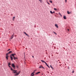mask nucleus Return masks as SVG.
I'll use <instances>...</instances> for the list:
<instances>
[{"mask_svg": "<svg viewBox=\"0 0 76 76\" xmlns=\"http://www.w3.org/2000/svg\"><path fill=\"white\" fill-rule=\"evenodd\" d=\"M16 55V54L15 53L14 54H12L11 55V56H10V58L11 59V60L12 61L13 60V57H12V56L13 57V58H14V59L15 60V56Z\"/></svg>", "mask_w": 76, "mask_h": 76, "instance_id": "nucleus-1", "label": "nucleus"}, {"mask_svg": "<svg viewBox=\"0 0 76 76\" xmlns=\"http://www.w3.org/2000/svg\"><path fill=\"white\" fill-rule=\"evenodd\" d=\"M12 67H13V69H15V64H12L11 65Z\"/></svg>", "mask_w": 76, "mask_h": 76, "instance_id": "nucleus-2", "label": "nucleus"}, {"mask_svg": "<svg viewBox=\"0 0 76 76\" xmlns=\"http://www.w3.org/2000/svg\"><path fill=\"white\" fill-rule=\"evenodd\" d=\"M20 72H21L20 71H19L18 73L15 74V75L16 76H18V75H19V74L20 73Z\"/></svg>", "mask_w": 76, "mask_h": 76, "instance_id": "nucleus-3", "label": "nucleus"}, {"mask_svg": "<svg viewBox=\"0 0 76 76\" xmlns=\"http://www.w3.org/2000/svg\"><path fill=\"white\" fill-rule=\"evenodd\" d=\"M17 70H13V72L15 74L16 73H18V71H17Z\"/></svg>", "mask_w": 76, "mask_h": 76, "instance_id": "nucleus-4", "label": "nucleus"}, {"mask_svg": "<svg viewBox=\"0 0 76 76\" xmlns=\"http://www.w3.org/2000/svg\"><path fill=\"white\" fill-rule=\"evenodd\" d=\"M41 68H43V69H45V68L42 67V66L41 65L40 66H39V68L41 69Z\"/></svg>", "mask_w": 76, "mask_h": 76, "instance_id": "nucleus-5", "label": "nucleus"}, {"mask_svg": "<svg viewBox=\"0 0 76 76\" xmlns=\"http://www.w3.org/2000/svg\"><path fill=\"white\" fill-rule=\"evenodd\" d=\"M55 26H56V27L57 28H58V25H57V24H55Z\"/></svg>", "mask_w": 76, "mask_h": 76, "instance_id": "nucleus-6", "label": "nucleus"}, {"mask_svg": "<svg viewBox=\"0 0 76 76\" xmlns=\"http://www.w3.org/2000/svg\"><path fill=\"white\" fill-rule=\"evenodd\" d=\"M41 73V72H38L36 73V75H38V74H39V73Z\"/></svg>", "mask_w": 76, "mask_h": 76, "instance_id": "nucleus-7", "label": "nucleus"}, {"mask_svg": "<svg viewBox=\"0 0 76 76\" xmlns=\"http://www.w3.org/2000/svg\"><path fill=\"white\" fill-rule=\"evenodd\" d=\"M64 19H66V16H64Z\"/></svg>", "mask_w": 76, "mask_h": 76, "instance_id": "nucleus-8", "label": "nucleus"}, {"mask_svg": "<svg viewBox=\"0 0 76 76\" xmlns=\"http://www.w3.org/2000/svg\"><path fill=\"white\" fill-rule=\"evenodd\" d=\"M15 17L14 16L13 17V18H12V20H15Z\"/></svg>", "mask_w": 76, "mask_h": 76, "instance_id": "nucleus-9", "label": "nucleus"}, {"mask_svg": "<svg viewBox=\"0 0 76 76\" xmlns=\"http://www.w3.org/2000/svg\"><path fill=\"white\" fill-rule=\"evenodd\" d=\"M8 57H9V56H6V58L7 59V60H8Z\"/></svg>", "mask_w": 76, "mask_h": 76, "instance_id": "nucleus-10", "label": "nucleus"}, {"mask_svg": "<svg viewBox=\"0 0 76 76\" xmlns=\"http://www.w3.org/2000/svg\"><path fill=\"white\" fill-rule=\"evenodd\" d=\"M14 37V35H12L11 37V39H12V38H13Z\"/></svg>", "mask_w": 76, "mask_h": 76, "instance_id": "nucleus-11", "label": "nucleus"}, {"mask_svg": "<svg viewBox=\"0 0 76 76\" xmlns=\"http://www.w3.org/2000/svg\"><path fill=\"white\" fill-rule=\"evenodd\" d=\"M41 61H42V62H43V63H45V61H44L43 60H41Z\"/></svg>", "mask_w": 76, "mask_h": 76, "instance_id": "nucleus-12", "label": "nucleus"}, {"mask_svg": "<svg viewBox=\"0 0 76 76\" xmlns=\"http://www.w3.org/2000/svg\"><path fill=\"white\" fill-rule=\"evenodd\" d=\"M11 65V64H10V63L9 62L8 64V66H10Z\"/></svg>", "mask_w": 76, "mask_h": 76, "instance_id": "nucleus-13", "label": "nucleus"}, {"mask_svg": "<svg viewBox=\"0 0 76 76\" xmlns=\"http://www.w3.org/2000/svg\"><path fill=\"white\" fill-rule=\"evenodd\" d=\"M24 33L26 34V35H27V36H28V34L26 33L25 32H24Z\"/></svg>", "mask_w": 76, "mask_h": 76, "instance_id": "nucleus-14", "label": "nucleus"}, {"mask_svg": "<svg viewBox=\"0 0 76 76\" xmlns=\"http://www.w3.org/2000/svg\"><path fill=\"white\" fill-rule=\"evenodd\" d=\"M11 53H12V51H10L8 53V54H10Z\"/></svg>", "mask_w": 76, "mask_h": 76, "instance_id": "nucleus-15", "label": "nucleus"}, {"mask_svg": "<svg viewBox=\"0 0 76 76\" xmlns=\"http://www.w3.org/2000/svg\"><path fill=\"white\" fill-rule=\"evenodd\" d=\"M39 1L41 3H42V0H40Z\"/></svg>", "mask_w": 76, "mask_h": 76, "instance_id": "nucleus-16", "label": "nucleus"}, {"mask_svg": "<svg viewBox=\"0 0 76 76\" xmlns=\"http://www.w3.org/2000/svg\"><path fill=\"white\" fill-rule=\"evenodd\" d=\"M50 13H51V14H53V12L51 11H50Z\"/></svg>", "mask_w": 76, "mask_h": 76, "instance_id": "nucleus-17", "label": "nucleus"}, {"mask_svg": "<svg viewBox=\"0 0 76 76\" xmlns=\"http://www.w3.org/2000/svg\"><path fill=\"white\" fill-rule=\"evenodd\" d=\"M11 70L12 71H13V68H11Z\"/></svg>", "mask_w": 76, "mask_h": 76, "instance_id": "nucleus-18", "label": "nucleus"}, {"mask_svg": "<svg viewBox=\"0 0 76 76\" xmlns=\"http://www.w3.org/2000/svg\"><path fill=\"white\" fill-rule=\"evenodd\" d=\"M67 13L68 14H70V12H69V11H68L67 12Z\"/></svg>", "mask_w": 76, "mask_h": 76, "instance_id": "nucleus-19", "label": "nucleus"}, {"mask_svg": "<svg viewBox=\"0 0 76 76\" xmlns=\"http://www.w3.org/2000/svg\"><path fill=\"white\" fill-rule=\"evenodd\" d=\"M45 63V64H46V66H48V64H47V63H46V62H44Z\"/></svg>", "mask_w": 76, "mask_h": 76, "instance_id": "nucleus-20", "label": "nucleus"}, {"mask_svg": "<svg viewBox=\"0 0 76 76\" xmlns=\"http://www.w3.org/2000/svg\"><path fill=\"white\" fill-rule=\"evenodd\" d=\"M45 63V64H46V66H48V64H47V63H46V62H44Z\"/></svg>", "mask_w": 76, "mask_h": 76, "instance_id": "nucleus-21", "label": "nucleus"}, {"mask_svg": "<svg viewBox=\"0 0 76 76\" xmlns=\"http://www.w3.org/2000/svg\"><path fill=\"white\" fill-rule=\"evenodd\" d=\"M36 70H37L36 69V70H34V71H33L34 73H35V71H36Z\"/></svg>", "mask_w": 76, "mask_h": 76, "instance_id": "nucleus-22", "label": "nucleus"}, {"mask_svg": "<svg viewBox=\"0 0 76 76\" xmlns=\"http://www.w3.org/2000/svg\"><path fill=\"white\" fill-rule=\"evenodd\" d=\"M58 15H60V16H61V14L60 13V12L58 13Z\"/></svg>", "mask_w": 76, "mask_h": 76, "instance_id": "nucleus-23", "label": "nucleus"}, {"mask_svg": "<svg viewBox=\"0 0 76 76\" xmlns=\"http://www.w3.org/2000/svg\"><path fill=\"white\" fill-rule=\"evenodd\" d=\"M32 75H34V73L33 72H32V73H31V76H32Z\"/></svg>", "mask_w": 76, "mask_h": 76, "instance_id": "nucleus-24", "label": "nucleus"}, {"mask_svg": "<svg viewBox=\"0 0 76 76\" xmlns=\"http://www.w3.org/2000/svg\"><path fill=\"white\" fill-rule=\"evenodd\" d=\"M47 3H48V4H49V5L50 4V3H48V1H47Z\"/></svg>", "mask_w": 76, "mask_h": 76, "instance_id": "nucleus-25", "label": "nucleus"}, {"mask_svg": "<svg viewBox=\"0 0 76 76\" xmlns=\"http://www.w3.org/2000/svg\"><path fill=\"white\" fill-rule=\"evenodd\" d=\"M53 33H54V34H56V35H57V34H56V32H55L53 31Z\"/></svg>", "mask_w": 76, "mask_h": 76, "instance_id": "nucleus-26", "label": "nucleus"}, {"mask_svg": "<svg viewBox=\"0 0 76 76\" xmlns=\"http://www.w3.org/2000/svg\"><path fill=\"white\" fill-rule=\"evenodd\" d=\"M51 67V68L52 69H54V68H53L52 66H50Z\"/></svg>", "mask_w": 76, "mask_h": 76, "instance_id": "nucleus-27", "label": "nucleus"}, {"mask_svg": "<svg viewBox=\"0 0 76 76\" xmlns=\"http://www.w3.org/2000/svg\"><path fill=\"white\" fill-rule=\"evenodd\" d=\"M74 72H75V71L74 70H73L72 72V73H74Z\"/></svg>", "mask_w": 76, "mask_h": 76, "instance_id": "nucleus-28", "label": "nucleus"}, {"mask_svg": "<svg viewBox=\"0 0 76 76\" xmlns=\"http://www.w3.org/2000/svg\"><path fill=\"white\" fill-rule=\"evenodd\" d=\"M50 3H53V1H50Z\"/></svg>", "mask_w": 76, "mask_h": 76, "instance_id": "nucleus-29", "label": "nucleus"}, {"mask_svg": "<svg viewBox=\"0 0 76 76\" xmlns=\"http://www.w3.org/2000/svg\"><path fill=\"white\" fill-rule=\"evenodd\" d=\"M54 10H57V9L56 8H54Z\"/></svg>", "mask_w": 76, "mask_h": 76, "instance_id": "nucleus-30", "label": "nucleus"}, {"mask_svg": "<svg viewBox=\"0 0 76 76\" xmlns=\"http://www.w3.org/2000/svg\"><path fill=\"white\" fill-rule=\"evenodd\" d=\"M15 60H16V59L17 60H18V58H16V57H15Z\"/></svg>", "mask_w": 76, "mask_h": 76, "instance_id": "nucleus-31", "label": "nucleus"}, {"mask_svg": "<svg viewBox=\"0 0 76 76\" xmlns=\"http://www.w3.org/2000/svg\"><path fill=\"white\" fill-rule=\"evenodd\" d=\"M10 49H9L7 51H10Z\"/></svg>", "mask_w": 76, "mask_h": 76, "instance_id": "nucleus-32", "label": "nucleus"}, {"mask_svg": "<svg viewBox=\"0 0 76 76\" xmlns=\"http://www.w3.org/2000/svg\"><path fill=\"white\" fill-rule=\"evenodd\" d=\"M9 54V53H7V54L6 56H8V54Z\"/></svg>", "mask_w": 76, "mask_h": 76, "instance_id": "nucleus-33", "label": "nucleus"}, {"mask_svg": "<svg viewBox=\"0 0 76 76\" xmlns=\"http://www.w3.org/2000/svg\"><path fill=\"white\" fill-rule=\"evenodd\" d=\"M47 66H48V67H49V68H50V66H48V65H47Z\"/></svg>", "mask_w": 76, "mask_h": 76, "instance_id": "nucleus-34", "label": "nucleus"}, {"mask_svg": "<svg viewBox=\"0 0 76 76\" xmlns=\"http://www.w3.org/2000/svg\"><path fill=\"white\" fill-rule=\"evenodd\" d=\"M9 66V67H10V68H11V66Z\"/></svg>", "mask_w": 76, "mask_h": 76, "instance_id": "nucleus-35", "label": "nucleus"}, {"mask_svg": "<svg viewBox=\"0 0 76 76\" xmlns=\"http://www.w3.org/2000/svg\"><path fill=\"white\" fill-rule=\"evenodd\" d=\"M65 1L66 3L67 2V0H65Z\"/></svg>", "mask_w": 76, "mask_h": 76, "instance_id": "nucleus-36", "label": "nucleus"}, {"mask_svg": "<svg viewBox=\"0 0 76 76\" xmlns=\"http://www.w3.org/2000/svg\"><path fill=\"white\" fill-rule=\"evenodd\" d=\"M68 31H69V29H67Z\"/></svg>", "mask_w": 76, "mask_h": 76, "instance_id": "nucleus-37", "label": "nucleus"}, {"mask_svg": "<svg viewBox=\"0 0 76 76\" xmlns=\"http://www.w3.org/2000/svg\"><path fill=\"white\" fill-rule=\"evenodd\" d=\"M34 76V74H33L31 75V76Z\"/></svg>", "mask_w": 76, "mask_h": 76, "instance_id": "nucleus-38", "label": "nucleus"}, {"mask_svg": "<svg viewBox=\"0 0 76 76\" xmlns=\"http://www.w3.org/2000/svg\"><path fill=\"white\" fill-rule=\"evenodd\" d=\"M32 57L33 58H34V56H32Z\"/></svg>", "mask_w": 76, "mask_h": 76, "instance_id": "nucleus-39", "label": "nucleus"}, {"mask_svg": "<svg viewBox=\"0 0 76 76\" xmlns=\"http://www.w3.org/2000/svg\"><path fill=\"white\" fill-rule=\"evenodd\" d=\"M54 12H55L53 11V13H54Z\"/></svg>", "mask_w": 76, "mask_h": 76, "instance_id": "nucleus-40", "label": "nucleus"}, {"mask_svg": "<svg viewBox=\"0 0 76 76\" xmlns=\"http://www.w3.org/2000/svg\"><path fill=\"white\" fill-rule=\"evenodd\" d=\"M42 75H43V74H42Z\"/></svg>", "mask_w": 76, "mask_h": 76, "instance_id": "nucleus-41", "label": "nucleus"}, {"mask_svg": "<svg viewBox=\"0 0 76 76\" xmlns=\"http://www.w3.org/2000/svg\"><path fill=\"white\" fill-rule=\"evenodd\" d=\"M58 61H60L59 60H58Z\"/></svg>", "mask_w": 76, "mask_h": 76, "instance_id": "nucleus-42", "label": "nucleus"}, {"mask_svg": "<svg viewBox=\"0 0 76 76\" xmlns=\"http://www.w3.org/2000/svg\"><path fill=\"white\" fill-rule=\"evenodd\" d=\"M59 63H60V62H59Z\"/></svg>", "mask_w": 76, "mask_h": 76, "instance_id": "nucleus-43", "label": "nucleus"}]
</instances>
